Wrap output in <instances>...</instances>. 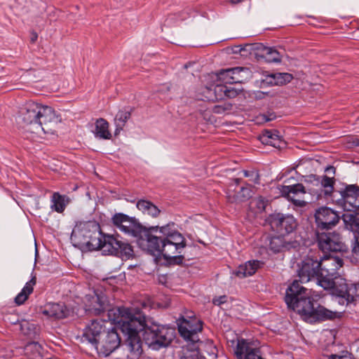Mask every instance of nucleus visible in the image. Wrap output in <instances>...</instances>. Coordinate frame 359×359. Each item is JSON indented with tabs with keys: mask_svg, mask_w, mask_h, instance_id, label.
Instances as JSON below:
<instances>
[{
	"mask_svg": "<svg viewBox=\"0 0 359 359\" xmlns=\"http://www.w3.org/2000/svg\"><path fill=\"white\" fill-rule=\"evenodd\" d=\"M109 317L118 324L126 337L128 359L138 358L142 352L140 332H142L143 341L153 349L168 346L174 337L173 329L154 323L150 319L147 320L140 311L115 309L109 311Z\"/></svg>",
	"mask_w": 359,
	"mask_h": 359,
	"instance_id": "obj_1",
	"label": "nucleus"
},
{
	"mask_svg": "<svg viewBox=\"0 0 359 359\" xmlns=\"http://www.w3.org/2000/svg\"><path fill=\"white\" fill-rule=\"evenodd\" d=\"M299 280H294L287 287L285 302L288 308L298 313L309 323L332 320L337 316V312L320 306L311 296V291L299 282L307 283L313 279L318 284L320 278V261L318 255L311 252L299 264Z\"/></svg>",
	"mask_w": 359,
	"mask_h": 359,
	"instance_id": "obj_2",
	"label": "nucleus"
},
{
	"mask_svg": "<svg viewBox=\"0 0 359 359\" xmlns=\"http://www.w3.org/2000/svg\"><path fill=\"white\" fill-rule=\"evenodd\" d=\"M71 240L76 247L88 250H101L105 255H112L122 259L133 257L132 246L110 235H104L98 223L88 222L80 224L72 231Z\"/></svg>",
	"mask_w": 359,
	"mask_h": 359,
	"instance_id": "obj_3",
	"label": "nucleus"
},
{
	"mask_svg": "<svg viewBox=\"0 0 359 359\" xmlns=\"http://www.w3.org/2000/svg\"><path fill=\"white\" fill-rule=\"evenodd\" d=\"M157 227L150 232L147 240H142L141 249L154 256L162 255L170 264H181L184 257L182 255L187 247L184 236L175 228L173 222Z\"/></svg>",
	"mask_w": 359,
	"mask_h": 359,
	"instance_id": "obj_4",
	"label": "nucleus"
},
{
	"mask_svg": "<svg viewBox=\"0 0 359 359\" xmlns=\"http://www.w3.org/2000/svg\"><path fill=\"white\" fill-rule=\"evenodd\" d=\"M60 118L55 110L48 106L29 100L19 110L18 123L21 127L33 133H53Z\"/></svg>",
	"mask_w": 359,
	"mask_h": 359,
	"instance_id": "obj_5",
	"label": "nucleus"
},
{
	"mask_svg": "<svg viewBox=\"0 0 359 359\" xmlns=\"http://www.w3.org/2000/svg\"><path fill=\"white\" fill-rule=\"evenodd\" d=\"M114 226L126 235L134 238L141 248L142 240H147L150 232L156 231L157 227H144L135 217L123 213H116L111 218Z\"/></svg>",
	"mask_w": 359,
	"mask_h": 359,
	"instance_id": "obj_6",
	"label": "nucleus"
},
{
	"mask_svg": "<svg viewBox=\"0 0 359 359\" xmlns=\"http://www.w3.org/2000/svg\"><path fill=\"white\" fill-rule=\"evenodd\" d=\"M316 241L319 249L327 252H344L347 248L341 236L337 231H316Z\"/></svg>",
	"mask_w": 359,
	"mask_h": 359,
	"instance_id": "obj_7",
	"label": "nucleus"
},
{
	"mask_svg": "<svg viewBox=\"0 0 359 359\" xmlns=\"http://www.w3.org/2000/svg\"><path fill=\"white\" fill-rule=\"evenodd\" d=\"M115 309H126V307H115L110 309L107 297L102 292L95 291L93 294L86 297L85 309L91 315L97 316L107 311L109 319L118 325L109 317V311Z\"/></svg>",
	"mask_w": 359,
	"mask_h": 359,
	"instance_id": "obj_8",
	"label": "nucleus"
},
{
	"mask_svg": "<svg viewBox=\"0 0 359 359\" xmlns=\"http://www.w3.org/2000/svg\"><path fill=\"white\" fill-rule=\"evenodd\" d=\"M267 222L273 231L282 236L292 233L297 226V221L292 215L279 212L271 214Z\"/></svg>",
	"mask_w": 359,
	"mask_h": 359,
	"instance_id": "obj_9",
	"label": "nucleus"
},
{
	"mask_svg": "<svg viewBox=\"0 0 359 359\" xmlns=\"http://www.w3.org/2000/svg\"><path fill=\"white\" fill-rule=\"evenodd\" d=\"M320 261V278H318V285L321 286V281L330 279H335L339 277L338 270L343 266L342 259L338 257L318 255Z\"/></svg>",
	"mask_w": 359,
	"mask_h": 359,
	"instance_id": "obj_10",
	"label": "nucleus"
},
{
	"mask_svg": "<svg viewBox=\"0 0 359 359\" xmlns=\"http://www.w3.org/2000/svg\"><path fill=\"white\" fill-rule=\"evenodd\" d=\"M339 215L330 208L321 207L316 210V230H330L339 223Z\"/></svg>",
	"mask_w": 359,
	"mask_h": 359,
	"instance_id": "obj_11",
	"label": "nucleus"
},
{
	"mask_svg": "<svg viewBox=\"0 0 359 359\" xmlns=\"http://www.w3.org/2000/svg\"><path fill=\"white\" fill-rule=\"evenodd\" d=\"M121 344V337L117 330L111 327L104 332L98 343V349L105 355H109Z\"/></svg>",
	"mask_w": 359,
	"mask_h": 359,
	"instance_id": "obj_12",
	"label": "nucleus"
},
{
	"mask_svg": "<svg viewBox=\"0 0 359 359\" xmlns=\"http://www.w3.org/2000/svg\"><path fill=\"white\" fill-rule=\"evenodd\" d=\"M343 206L346 211H359V187L356 184L346 185L340 191Z\"/></svg>",
	"mask_w": 359,
	"mask_h": 359,
	"instance_id": "obj_13",
	"label": "nucleus"
},
{
	"mask_svg": "<svg viewBox=\"0 0 359 359\" xmlns=\"http://www.w3.org/2000/svg\"><path fill=\"white\" fill-rule=\"evenodd\" d=\"M107 323L102 320H92L83 331V339L94 345L98 350V343L107 329Z\"/></svg>",
	"mask_w": 359,
	"mask_h": 359,
	"instance_id": "obj_14",
	"label": "nucleus"
},
{
	"mask_svg": "<svg viewBox=\"0 0 359 359\" xmlns=\"http://www.w3.org/2000/svg\"><path fill=\"white\" fill-rule=\"evenodd\" d=\"M280 192L295 206L299 208L306 206V202L302 198V196L306 194L305 187L302 184L283 186Z\"/></svg>",
	"mask_w": 359,
	"mask_h": 359,
	"instance_id": "obj_15",
	"label": "nucleus"
},
{
	"mask_svg": "<svg viewBox=\"0 0 359 359\" xmlns=\"http://www.w3.org/2000/svg\"><path fill=\"white\" fill-rule=\"evenodd\" d=\"M202 330V324L200 321L194 325L191 321L183 319V321L178 325V331L180 335L186 340L190 341L195 344L200 342L198 333Z\"/></svg>",
	"mask_w": 359,
	"mask_h": 359,
	"instance_id": "obj_16",
	"label": "nucleus"
},
{
	"mask_svg": "<svg viewBox=\"0 0 359 359\" xmlns=\"http://www.w3.org/2000/svg\"><path fill=\"white\" fill-rule=\"evenodd\" d=\"M348 283L344 278L335 277V279H330L321 281V287L325 290H332V293L338 297L345 299Z\"/></svg>",
	"mask_w": 359,
	"mask_h": 359,
	"instance_id": "obj_17",
	"label": "nucleus"
},
{
	"mask_svg": "<svg viewBox=\"0 0 359 359\" xmlns=\"http://www.w3.org/2000/svg\"><path fill=\"white\" fill-rule=\"evenodd\" d=\"M202 100L215 102L225 98L226 86L222 84L205 86L201 88Z\"/></svg>",
	"mask_w": 359,
	"mask_h": 359,
	"instance_id": "obj_18",
	"label": "nucleus"
},
{
	"mask_svg": "<svg viewBox=\"0 0 359 359\" xmlns=\"http://www.w3.org/2000/svg\"><path fill=\"white\" fill-rule=\"evenodd\" d=\"M309 179L310 182H313L315 185L320 186V191L323 192L325 196L332 195L335 182L334 177L311 175L309 177Z\"/></svg>",
	"mask_w": 359,
	"mask_h": 359,
	"instance_id": "obj_19",
	"label": "nucleus"
},
{
	"mask_svg": "<svg viewBox=\"0 0 359 359\" xmlns=\"http://www.w3.org/2000/svg\"><path fill=\"white\" fill-rule=\"evenodd\" d=\"M268 202L262 196L252 198L249 203V216L255 217L258 215L263 213L268 205Z\"/></svg>",
	"mask_w": 359,
	"mask_h": 359,
	"instance_id": "obj_20",
	"label": "nucleus"
},
{
	"mask_svg": "<svg viewBox=\"0 0 359 359\" xmlns=\"http://www.w3.org/2000/svg\"><path fill=\"white\" fill-rule=\"evenodd\" d=\"M69 310L63 304L54 303L49 304L48 308L43 311V313L50 317L57 319L66 318Z\"/></svg>",
	"mask_w": 359,
	"mask_h": 359,
	"instance_id": "obj_21",
	"label": "nucleus"
},
{
	"mask_svg": "<svg viewBox=\"0 0 359 359\" xmlns=\"http://www.w3.org/2000/svg\"><path fill=\"white\" fill-rule=\"evenodd\" d=\"M36 283V278L34 275L32 276L31 280L25 284L21 292L15 297L14 302L17 305L20 306L25 302L29 295L32 293Z\"/></svg>",
	"mask_w": 359,
	"mask_h": 359,
	"instance_id": "obj_22",
	"label": "nucleus"
},
{
	"mask_svg": "<svg viewBox=\"0 0 359 359\" xmlns=\"http://www.w3.org/2000/svg\"><path fill=\"white\" fill-rule=\"evenodd\" d=\"M95 128L93 130L95 136L99 139L110 140L111 134L109 130V123L104 118H100L95 121Z\"/></svg>",
	"mask_w": 359,
	"mask_h": 359,
	"instance_id": "obj_23",
	"label": "nucleus"
},
{
	"mask_svg": "<svg viewBox=\"0 0 359 359\" xmlns=\"http://www.w3.org/2000/svg\"><path fill=\"white\" fill-rule=\"evenodd\" d=\"M69 202V199L67 196L55 192L51 198L50 208L57 212L62 213Z\"/></svg>",
	"mask_w": 359,
	"mask_h": 359,
	"instance_id": "obj_24",
	"label": "nucleus"
},
{
	"mask_svg": "<svg viewBox=\"0 0 359 359\" xmlns=\"http://www.w3.org/2000/svg\"><path fill=\"white\" fill-rule=\"evenodd\" d=\"M231 79L233 83H242L247 81L251 77V72L246 67L232 68Z\"/></svg>",
	"mask_w": 359,
	"mask_h": 359,
	"instance_id": "obj_25",
	"label": "nucleus"
},
{
	"mask_svg": "<svg viewBox=\"0 0 359 359\" xmlns=\"http://www.w3.org/2000/svg\"><path fill=\"white\" fill-rule=\"evenodd\" d=\"M262 264V263L257 260L249 261L239 266L237 274L238 276L242 275L243 277L252 276L255 273Z\"/></svg>",
	"mask_w": 359,
	"mask_h": 359,
	"instance_id": "obj_26",
	"label": "nucleus"
},
{
	"mask_svg": "<svg viewBox=\"0 0 359 359\" xmlns=\"http://www.w3.org/2000/svg\"><path fill=\"white\" fill-rule=\"evenodd\" d=\"M137 208L144 214H147L153 217H156L161 212L157 206L147 200H140L137 203Z\"/></svg>",
	"mask_w": 359,
	"mask_h": 359,
	"instance_id": "obj_27",
	"label": "nucleus"
},
{
	"mask_svg": "<svg viewBox=\"0 0 359 359\" xmlns=\"http://www.w3.org/2000/svg\"><path fill=\"white\" fill-rule=\"evenodd\" d=\"M251 196V189L247 187H242L240 191L236 194L228 193L227 198L230 203H241L249 198Z\"/></svg>",
	"mask_w": 359,
	"mask_h": 359,
	"instance_id": "obj_28",
	"label": "nucleus"
},
{
	"mask_svg": "<svg viewBox=\"0 0 359 359\" xmlns=\"http://www.w3.org/2000/svg\"><path fill=\"white\" fill-rule=\"evenodd\" d=\"M131 112L128 110H120L116 115L114 122L116 125V134L120 132L130 118Z\"/></svg>",
	"mask_w": 359,
	"mask_h": 359,
	"instance_id": "obj_29",
	"label": "nucleus"
},
{
	"mask_svg": "<svg viewBox=\"0 0 359 359\" xmlns=\"http://www.w3.org/2000/svg\"><path fill=\"white\" fill-rule=\"evenodd\" d=\"M292 79V75L289 73H276L269 77L268 83L281 86L290 83Z\"/></svg>",
	"mask_w": 359,
	"mask_h": 359,
	"instance_id": "obj_30",
	"label": "nucleus"
},
{
	"mask_svg": "<svg viewBox=\"0 0 359 359\" xmlns=\"http://www.w3.org/2000/svg\"><path fill=\"white\" fill-rule=\"evenodd\" d=\"M269 248L273 252H279L287 248V245L284 240L283 236L280 235L271 238Z\"/></svg>",
	"mask_w": 359,
	"mask_h": 359,
	"instance_id": "obj_31",
	"label": "nucleus"
},
{
	"mask_svg": "<svg viewBox=\"0 0 359 359\" xmlns=\"http://www.w3.org/2000/svg\"><path fill=\"white\" fill-rule=\"evenodd\" d=\"M356 297H359V285L355 283L348 284L345 299L347 302H352Z\"/></svg>",
	"mask_w": 359,
	"mask_h": 359,
	"instance_id": "obj_32",
	"label": "nucleus"
},
{
	"mask_svg": "<svg viewBox=\"0 0 359 359\" xmlns=\"http://www.w3.org/2000/svg\"><path fill=\"white\" fill-rule=\"evenodd\" d=\"M279 136L276 130H265L261 137L262 141L266 144H270L275 146L273 141L277 140Z\"/></svg>",
	"mask_w": 359,
	"mask_h": 359,
	"instance_id": "obj_33",
	"label": "nucleus"
},
{
	"mask_svg": "<svg viewBox=\"0 0 359 359\" xmlns=\"http://www.w3.org/2000/svg\"><path fill=\"white\" fill-rule=\"evenodd\" d=\"M232 72V68L222 69L217 74V76L219 81L225 83H233L231 81Z\"/></svg>",
	"mask_w": 359,
	"mask_h": 359,
	"instance_id": "obj_34",
	"label": "nucleus"
},
{
	"mask_svg": "<svg viewBox=\"0 0 359 359\" xmlns=\"http://www.w3.org/2000/svg\"><path fill=\"white\" fill-rule=\"evenodd\" d=\"M264 52L266 55L269 56V60L273 62L280 61L279 53L276 50H274L272 48L266 47L264 49Z\"/></svg>",
	"mask_w": 359,
	"mask_h": 359,
	"instance_id": "obj_35",
	"label": "nucleus"
},
{
	"mask_svg": "<svg viewBox=\"0 0 359 359\" xmlns=\"http://www.w3.org/2000/svg\"><path fill=\"white\" fill-rule=\"evenodd\" d=\"M351 248L353 255L359 258V236H355L351 241Z\"/></svg>",
	"mask_w": 359,
	"mask_h": 359,
	"instance_id": "obj_36",
	"label": "nucleus"
},
{
	"mask_svg": "<svg viewBox=\"0 0 359 359\" xmlns=\"http://www.w3.org/2000/svg\"><path fill=\"white\" fill-rule=\"evenodd\" d=\"M239 92L240 90L234 88L226 86L225 97L234 98L239 94Z\"/></svg>",
	"mask_w": 359,
	"mask_h": 359,
	"instance_id": "obj_37",
	"label": "nucleus"
},
{
	"mask_svg": "<svg viewBox=\"0 0 359 359\" xmlns=\"http://www.w3.org/2000/svg\"><path fill=\"white\" fill-rule=\"evenodd\" d=\"M226 299H227L226 296H225V295L220 296L219 297L213 299V304L215 305L220 306L221 304L225 303L226 302Z\"/></svg>",
	"mask_w": 359,
	"mask_h": 359,
	"instance_id": "obj_38",
	"label": "nucleus"
},
{
	"mask_svg": "<svg viewBox=\"0 0 359 359\" xmlns=\"http://www.w3.org/2000/svg\"><path fill=\"white\" fill-rule=\"evenodd\" d=\"M327 359H349L347 353L344 355L331 354L327 356Z\"/></svg>",
	"mask_w": 359,
	"mask_h": 359,
	"instance_id": "obj_39",
	"label": "nucleus"
},
{
	"mask_svg": "<svg viewBox=\"0 0 359 359\" xmlns=\"http://www.w3.org/2000/svg\"><path fill=\"white\" fill-rule=\"evenodd\" d=\"M213 111L216 114H223L226 113L224 110V107H222V105H216L215 106L213 109Z\"/></svg>",
	"mask_w": 359,
	"mask_h": 359,
	"instance_id": "obj_40",
	"label": "nucleus"
},
{
	"mask_svg": "<svg viewBox=\"0 0 359 359\" xmlns=\"http://www.w3.org/2000/svg\"><path fill=\"white\" fill-rule=\"evenodd\" d=\"M222 105V107H224V110L226 113L229 112L232 109V104L231 103H224Z\"/></svg>",
	"mask_w": 359,
	"mask_h": 359,
	"instance_id": "obj_41",
	"label": "nucleus"
},
{
	"mask_svg": "<svg viewBox=\"0 0 359 359\" xmlns=\"http://www.w3.org/2000/svg\"><path fill=\"white\" fill-rule=\"evenodd\" d=\"M342 217H343V219H344V221L345 222H348V220L346 219V218H348V221H349V222H354V220H355V217H354L352 215H343Z\"/></svg>",
	"mask_w": 359,
	"mask_h": 359,
	"instance_id": "obj_42",
	"label": "nucleus"
},
{
	"mask_svg": "<svg viewBox=\"0 0 359 359\" xmlns=\"http://www.w3.org/2000/svg\"><path fill=\"white\" fill-rule=\"evenodd\" d=\"M37 39H38V34H36V32H32V36H31V39H30L31 42L33 43H35L36 41L37 40Z\"/></svg>",
	"mask_w": 359,
	"mask_h": 359,
	"instance_id": "obj_43",
	"label": "nucleus"
},
{
	"mask_svg": "<svg viewBox=\"0 0 359 359\" xmlns=\"http://www.w3.org/2000/svg\"><path fill=\"white\" fill-rule=\"evenodd\" d=\"M351 140L352 141V144L353 146L358 147L359 146V140L356 137H351Z\"/></svg>",
	"mask_w": 359,
	"mask_h": 359,
	"instance_id": "obj_44",
	"label": "nucleus"
},
{
	"mask_svg": "<svg viewBox=\"0 0 359 359\" xmlns=\"http://www.w3.org/2000/svg\"><path fill=\"white\" fill-rule=\"evenodd\" d=\"M264 118H265L266 121H272L273 119H274L275 116L273 114H270L269 116L264 115Z\"/></svg>",
	"mask_w": 359,
	"mask_h": 359,
	"instance_id": "obj_45",
	"label": "nucleus"
},
{
	"mask_svg": "<svg viewBox=\"0 0 359 359\" xmlns=\"http://www.w3.org/2000/svg\"><path fill=\"white\" fill-rule=\"evenodd\" d=\"M325 171L327 172H332V174L335 173V168L333 166H329L325 169Z\"/></svg>",
	"mask_w": 359,
	"mask_h": 359,
	"instance_id": "obj_46",
	"label": "nucleus"
},
{
	"mask_svg": "<svg viewBox=\"0 0 359 359\" xmlns=\"http://www.w3.org/2000/svg\"><path fill=\"white\" fill-rule=\"evenodd\" d=\"M243 50V48H240L239 46H236L233 49V53H241V51Z\"/></svg>",
	"mask_w": 359,
	"mask_h": 359,
	"instance_id": "obj_47",
	"label": "nucleus"
},
{
	"mask_svg": "<svg viewBox=\"0 0 359 359\" xmlns=\"http://www.w3.org/2000/svg\"><path fill=\"white\" fill-rule=\"evenodd\" d=\"M243 0H229V1L233 4H238L240 2H241Z\"/></svg>",
	"mask_w": 359,
	"mask_h": 359,
	"instance_id": "obj_48",
	"label": "nucleus"
},
{
	"mask_svg": "<svg viewBox=\"0 0 359 359\" xmlns=\"http://www.w3.org/2000/svg\"><path fill=\"white\" fill-rule=\"evenodd\" d=\"M233 181L235 182L236 185H238L241 182V180L238 178H236L233 180Z\"/></svg>",
	"mask_w": 359,
	"mask_h": 359,
	"instance_id": "obj_49",
	"label": "nucleus"
},
{
	"mask_svg": "<svg viewBox=\"0 0 359 359\" xmlns=\"http://www.w3.org/2000/svg\"><path fill=\"white\" fill-rule=\"evenodd\" d=\"M244 175H245V177H249V176H250V172H248V171H245V172H244Z\"/></svg>",
	"mask_w": 359,
	"mask_h": 359,
	"instance_id": "obj_50",
	"label": "nucleus"
},
{
	"mask_svg": "<svg viewBox=\"0 0 359 359\" xmlns=\"http://www.w3.org/2000/svg\"><path fill=\"white\" fill-rule=\"evenodd\" d=\"M355 236H356V235H354V237H355ZM358 236H359V235H358Z\"/></svg>",
	"mask_w": 359,
	"mask_h": 359,
	"instance_id": "obj_51",
	"label": "nucleus"
}]
</instances>
